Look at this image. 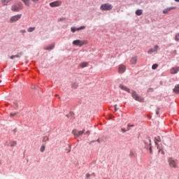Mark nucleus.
Instances as JSON below:
<instances>
[{
  "label": "nucleus",
  "instance_id": "nucleus-1",
  "mask_svg": "<svg viewBox=\"0 0 179 179\" xmlns=\"http://www.w3.org/2000/svg\"><path fill=\"white\" fill-rule=\"evenodd\" d=\"M22 9H23V4L20 2H17L11 6V10L13 12H19V10H22Z\"/></svg>",
  "mask_w": 179,
  "mask_h": 179
},
{
  "label": "nucleus",
  "instance_id": "nucleus-2",
  "mask_svg": "<svg viewBox=\"0 0 179 179\" xmlns=\"http://www.w3.org/2000/svg\"><path fill=\"white\" fill-rule=\"evenodd\" d=\"M89 42L87 40L80 41V40H75L73 41V45H79V47H83V45H86Z\"/></svg>",
  "mask_w": 179,
  "mask_h": 179
},
{
  "label": "nucleus",
  "instance_id": "nucleus-3",
  "mask_svg": "<svg viewBox=\"0 0 179 179\" xmlns=\"http://www.w3.org/2000/svg\"><path fill=\"white\" fill-rule=\"evenodd\" d=\"M131 96L132 97H134V99L136 101H139L140 103H143L144 99L142 98V96H138L135 91H132Z\"/></svg>",
  "mask_w": 179,
  "mask_h": 179
},
{
  "label": "nucleus",
  "instance_id": "nucleus-4",
  "mask_svg": "<svg viewBox=\"0 0 179 179\" xmlns=\"http://www.w3.org/2000/svg\"><path fill=\"white\" fill-rule=\"evenodd\" d=\"M86 130L84 129L83 131H78L77 129H74L72 131V134L74 135L75 138H79V136H82Z\"/></svg>",
  "mask_w": 179,
  "mask_h": 179
},
{
  "label": "nucleus",
  "instance_id": "nucleus-5",
  "mask_svg": "<svg viewBox=\"0 0 179 179\" xmlns=\"http://www.w3.org/2000/svg\"><path fill=\"white\" fill-rule=\"evenodd\" d=\"M101 10H111L113 9V5L110 3L102 4L100 7Z\"/></svg>",
  "mask_w": 179,
  "mask_h": 179
},
{
  "label": "nucleus",
  "instance_id": "nucleus-6",
  "mask_svg": "<svg viewBox=\"0 0 179 179\" xmlns=\"http://www.w3.org/2000/svg\"><path fill=\"white\" fill-rule=\"evenodd\" d=\"M21 18H22V14L14 15L10 17V23H15V22H17V20H20Z\"/></svg>",
  "mask_w": 179,
  "mask_h": 179
},
{
  "label": "nucleus",
  "instance_id": "nucleus-7",
  "mask_svg": "<svg viewBox=\"0 0 179 179\" xmlns=\"http://www.w3.org/2000/svg\"><path fill=\"white\" fill-rule=\"evenodd\" d=\"M61 5H62L61 1H56L50 3V6H51V8H55V6H61Z\"/></svg>",
  "mask_w": 179,
  "mask_h": 179
},
{
  "label": "nucleus",
  "instance_id": "nucleus-8",
  "mask_svg": "<svg viewBox=\"0 0 179 179\" xmlns=\"http://www.w3.org/2000/svg\"><path fill=\"white\" fill-rule=\"evenodd\" d=\"M170 167H173V169H177V162L173 159L169 160Z\"/></svg>",
  "mask_w": 179,
  "mask_h": 179
},
{
  "label": "nucleus",
  "instance_id": "nucleus-9",
  "mask_svg": "<svg viewBox=\"0 0 179 179\" xmlns=\"http://www.w3.org/2000/svg\"><path fill=\"white\" fill-rule=\"evenodd\" d=\"M85 29H86L85 26H82L78 28L71 27V31L72 33H75V31H79V30H85Z\"/></svg>",
  "mask_w": 179,
  "mask_h": 179
},
{
  "label": "nucleus",
  "instance_id": "nucleus-10",
  "mask_svg": "<svg viewBox=\"0 0 179 179\" xmlns=\"http://www.w3.org/2000/svg\"><path fill=\"white\" fill-rule=\"evenodd\" d=\"M179 71V67L176 66V67H173L171 69V73L172 75H176V73H178Z\"/></svg>",
  "mask_w": 179,
  "mask_h": 179
},
{
  "label": "nucleus",
  "instance_id": "nucleus-11",
  "mask_svg": "<svg viewBox=\"0 0 179 179\" xmlns=\"http://www.w3.org/2000/svg\"><path fill=\"white\" fill-rule=\"evenodd\" d=\"M127 69V67L122 64L120 65L118 72L119 73H124Z\"/></svg>",
  "mask_w": 179,
  "mask_h": 179
},
{
  "label": "nucleus",
  "instance_id": "nucleus-12",
  "mask_svg": "<svg viewBox=\"0 0 179 179\" xmlns=\"http://www.w3.org/2000/svg\"><path fill=\"white\" fill-rule=\"evenodd\" d=\"M119 87L120 89H122V90H124V92H127V93H131V90H129V88H128V87H125V86H124L122 85H120L119 86Z\"/></svg>",
  "mask_w": 179,
  "mask_h": 179
},
{
  "label": "nucleus",
  "instance_id": "nucleus-13",
  "mask_svg": "<svg viewBox=\"0 0 179 179\" xmlns=\"http://www.w3.org/2000/svg\"><path fill=\"white\" fill-rule=\"evenodd\" d=\"M172 9H176V7H170L169 8L165 9L163 10V13L164 14L169 13L170 10H172Z\"/></svg>",
  "mask_w": 179,
  "mask_h": 179
},
{
  "label": "nucleus",
  "instance_id": "nucleus-14",
  "mask_svg": "<svg viewBox=\"0 0 179 179\" xmlns=\"http://www.w3.org/2000/svg\"><path fill=\"white\" fill-rule=\"evenodd\" d=\"M55 45L54 44H51L49 46H46L44 48V50H52Z\"/></svg>",
  "mask_w": 179,
  "mask_h": 179
},
{
  "label": "nucleus",
  "instance_id": "nucleus-15",
  "mask_svg": "<svg viewBox=\"0 0 179 179\" xmlns=\"http://www.w3.org/2000/svg\"><path fill=\"white\" fill-rule=\"evenodd\" d=\"M16 145H17V141H11L10 143V146H11V148H13V146H16Z\"/></svg>",
  "mask_w": 179,
  "mask_h": 179
},
{
  "label": "nucleus",
  "instance_id": "nucleus-16",
  "mask_svg": "<svg viewBox=\"0 0 179 179\" xmlns=\"http://www.w3.org/2000/svg\"><path fill=\"white\" fill-rule=\"evenodd\" d=\"M143 13V11L142 10H137L136 11V15H137V16H141V15H142Z\"/></svg>",
  "mask_w": 179,
  "mask_h": 179
},
{
  "label": "nucleus",
  "instance_id": "nucleus-17",
  "mask_svg": "<svg viewBox=\"0 0 179 179\" xmlns=\"http://www.w3.org/2000/svg\"><path fill=\"white\" fill-rule=\"evenodd\" d=\"M131 64H132L133 65H135V64H136V57H133L131 59Z\"/></svg>",
  "mask_w": 179,
  "mask_h": 179
},
{
  "label": "nucleus",
  "instance_id": "nucleus-18",
  "mask_svg": "<svg viewBox=\"0 0 179 179\" xmlns=\"http://www.w3.org/2000/svg\"><path fill=\"white\" fill-rule=\"evenodd\" d=\"M1 3H2V5L3 6L8 5V3H9V1L8 0H1Z\"/></svg>",
  "mask_w": 179,
  "mask_h": 179
},
{
  "label": "nucleus",
  "instance_id": "nucleus-19",
  "mask_svg": "<svg viewBox=\"0 0 179 179\" xmlns=\"http://www.w3.org/2000/svg\"><path fill=\"white\" fill-rule=\"evenodd\" d=\"M173 92L175 93H179V85H176L175 88L173 89Z\"/></svg>",
  "mask_w": 179,
  "mask_h": 179
},
{
  "label": "nucleus",
  "instance_id": "nucleus-20",
  "mask_svg": "<svg viewBox=\"0 0 179 179\" xmlns=\"http://www.w3.org/2000/svg\"><path fill=\"white\" fill-rule=\"evenodd\" d=\"M36 30V27H29L27 29V31H29V33H31L32 31H34Z\"/></svg>",
  "mask_w": 179,
  "mask_h": 179
},
{
  "label": "nucleus",
  "instance_id": "nucleus-21",
  "mask_svg": "<svg viewBox=\"0 0 179 179\" xmlns=\"http://www.w3.org/2000/svg\"><path fill=\"white\" fill-rule=\"evenodd\" d=\"M72 87H73L74 89H78V87L79 86L78 85V83H73L71 85Z\"/></svg>",
  "mask_w": 179,
  "mask_h": 179
},
{
  "label": "nucleus",
  "instance_id": "nucleus-22",
  "mask_svg": "<svg viewBox=\"0 0 179 179\" xmlns=\"http://www.w3.org/2000/svg\"><path fill=\"white\" fill-rule=\"evenodd\" d=\"M80 66H81V68H85V66H87V64L86 62H83L80 64Z\"/></svg>",
  "mask_w": 179,
  "mask_h": 179
},
{
  "label": "nucleus",
  "instance_id": "nucleus-23",
  "mask_svg": "<svg viewBox=\"0 0 179 179\" xmlns=\"http://www.w3.org/2000/svg\"><path fill=\"white\" fill-rule=\"evenodd\" d=\"M157 142H160V137H157V138H155V145H157V146L158 145Z\"/></svg>",
  "mask_w": 179,
  "mask_h": 179
},
{
  "label": "nucleus",
  "instance_id": "nucleus-24",
  "mask_svg": "<svg viewBox=\"0 0 179 179\" xmlns=\"http://www.w3.org/2000/svg\"><path fill=\"white\" fill-rule=\"evenodd\" d=\"M23 55V52H20L17 55H14L15 58H20Z\"/></svg>",
  "mask_w": 179,
  "mask_h": 179
},
{
  "label": "nucleus",
  "instance_id": "nucleus-25",
  "mask_svg": "<svg viewBox=\"0 0 179 179\" xmlns=\"http://www.w3.org/2000/svg\"><path fill=\"white\" fill-rule=\"evenodd\" d=\"M129 156H130V157H135V152L131 151Z\"/></svg>",
  "mask_w": 179,
  "mask_h": 179
},
{
  "label": "nucleus",
  "instance_id": "nucleus-26",
  "mask_svg": "<svg viewBox=\"0 0 179 179\" xmlns=\"http://www.w3.org/2000/svg\"><path fill=\"white\" fill-rule=\"evenodd\" d=\"M22 1H24V3L27 6H29L30 4L29 3V0H22Z\"/></svg>",
  "mask_w": 179,
  "mask_h": 179
},
{
  "label": "nucleus",
  "instance_id": "nucleus-27",
  "mask_svg": "<svg viewBox=\"0 0 179 179\" xmlns=\"http://www.w3.org/2000/svg\"><path fill=\"white\" fill-rule=\"evenodd\" d=\"M175 40L176 41H179V33L176 34Z\"/></svg>",
  "mask_w": 179,
  "mask_h": 179
},
{
  "label": "nucleus",
  "instance_id": "nucleus-28",
  "mask_svg": "<svg viewBox=\"0 0 179 179\" xmlns=\"http://www.w3.org/2000/svg\"><path fill=\"white\" fill-rule=\"evenodd\" d=\"M152 52H155V51L154 50V49H150L148 51V54H152Z\"/></svg>",
  "mask_w": 179,
  "mask_h": 179
},
{
  "label": "nucleus",
  "instance_id": "nucleus-29",
  "mask_svg": "<svg viewBox=\"0 0 179 179\" xmlns=\"http://www.w3.org/2000/svg\"><path fill=\"white\" fill-rule=\"evenodd\" d=\"M158 66H159V65H157V64H153V65H152V69H157V67H158Z\"/></svg>",
  "mask_w": 179,
  "mask_h": 179
},
{
  "label": "nucleus",
  "instance_id": "nucleus-30",
  "mask_svg": "<svg viewBox=\"0 0 179 179\" xmlns=\"http://www.w3.org/2000/svg\"><path fill=\"white\" fill-rule=\"evenodd\" d=\"M44 150H45V145H42L41 148V152H44Z\"/></svg>",
  "mask_w": 179,
  "mask_h": 179
},
{
  "label": "nucleus",
  "instance_id": "nucleus-31",
  "mask_svg": "<svg viewBox=\"0 0 179 179\" xmlns=\"http://www.w3.org/2000/svg\"><path fill=\"white\" fill-rule=\"evenodd\" d=\"M154 48H155L154 50L155 51V52H157V48H159V45H155Z\"/></svg>",
  "mask_w": 179,
  "mask_h": 179
},
{
  "label": "nucleus",
  "instance_id": "nucleus-32",
  "mask_svg": "<svg viewBox=\"0 0 179 179\" xmlns=\"http://www.w3.org/2000/svg\"><path fill=\"white\" fill-rule=\"evenodd\" d=\"M134 127V124H131H131H128L127 125V131H129V129H130L129 127Z\"/></svg>",
  "mask_w": 179,
  "mask_h": 179
},
{
  "label": "nucleus",
  "instance_id": "nucleus-33",
  "mask_svg": "<svg viewBox=\"0 0 179 179\" xmlns=\"http://www.w3.org/2000/svg\"><path fill=\"white\" fill-rule=\"evenodd\" d=\"M121 131L123 134H125V132H127V130L125 129H121Z\"/></svg>",
  "mask_w": 179,
  "mask_h": 179
},
{
  "label": "nucleus",
  "instance_id": "nucleus-34",
  "mask_svg": "<svg viewBox=\"0 0 179 179\" xmlns=\"http://www.w3.org/2000/svg\"><path fill=\"white\" fill-rule=\"evenodd\" d=\"M85 176H86V178H89L90 177V173H87Z\"/></svg>",
  "mask_w": 179,
  "mask_h": 179
},
{
  "label": "nucleus",
  "instance_id": "nucleus-35",
  "mask_svg": "<svg viewBox=\"0 0 179 179\" xmlns=\"http://www.w3.org/2000/svg\"><path fill=\"white\" fill-rule=\"evenodd\" d=\"M20 33H26L25 29H22L20 31Z\"/></svg>",
  "mask_w": 179,
  "mask_h": 179
},
{
  "label": "nucleus",
  "instance_id": "nucleus-36",
  "mask_svg": "<svg viewBox=\"0 0 179 179\" xmlns=\"http://www.w3.org/2000/svg\"><path fill=\"white\" fill-rule=\"evenodd\" d=\"M32 1V2H34L35 3H37V2H38V1H40V0H31Z\"/></svg>",
  "mask_w": 179,
  "mask_h": 179
},
{
  "label": "nucleus",
  "instance_id": "nucleus-37",
  "mask_svg": "<svg viewBox=\"0 0 179 179\" xmlns=\"http://www.w3.org/2000/svg\"><path fill=\"white\" fill-rule=\"evenodd\" d=\"M10 117H15V115H16V113H10Z\"/></svg>",
  "mask_w": 179,
  "mask_h": 179
},
{
  "label": "nucleus",
  "instance_id": "nucleus-38",
  "mask_svg": "<svg viewBox=\"0 0 179 179\" xmlns=\"http://www.w3.org/2000/svg\"><path fill=\"white\" fill-rule=\"evenodd\" d=\"M43 141H48V137H47V136L44 137V138H43Z\"/></svg>",
  "mask_w": 179,
  "mask_h": 179
},
{
  "label": "nucleus",
  "instance_id": "nucleus-39",
  "mask_svg": "<svg viewBox=\"0 0 179 179\" xmlns=\"http://www.w3.org/2000/svg\"><path fill=\"white\" fill-rule=\"evenodd\" d=\"M10 59H13L14 58H15V55H12L10 57Z\"/></svg>",
  "mask_w": 179,
  "mask_h": 179
},
{
  "label": "nucleus",
  "instance_id": "nucleus-40",
  "mask_svg": "<svg viewBox=\"0 0 179 179\" xmlns=\"http://www.w3.org/2000/svg\"><path fill=\"white\" fill-rule=\"evenodd\" d=\"M115 111H117V104L116 105H115Z\"/></svg>",
  "mask_w": 179,
  "mask_h": 179
},
{
  "label": "nucleus",
  "instance_id": "nucleus-41",
  "mask_svg": "<svg viewBox=\"0 0 179 179\" xmlns=\"http://www.w3.org/2000/svg\"><path fill=\"white\" fill-rule=\"evenodd\" d=\"M156 115H159V110H156Z\"/></svg>",
  "mask_w": 179,
  "mask_h": 179
},
{
  "label": "nucleus",
  "instance_id": "nucleus-42",
  "mask_svg": "<svg viewBox=\"0 0 179 179\" xmlns=\"http://www.w3.org/2000/svg\"><path fill=\"white\" fill-rule=\"evenodd\" d=\"M148 141L150 142V145H152V143H151L152 141L150 138H148Z\"/></svg>",
  "mask_w": 179,
  "mask_h": 179
},
{
  "label": "nucleus",
  "instance_id": "nucleus-43",
  "mask_svg": "<svg viewBox=\"0 0 179 179\" xmlns=\"http://www.w3.org/2000/svg\"><path fill=\"white\" fill-rule=\"evenodd\" d=\"M150 153H152V147L150 148Z\"/></svg>",
  "mask_w": 179,
  "mask_h": 179
},
{
  "label": "nucleus",
  "instance_id": "nucleus-44",
  "mask_svg": "<svg viewBox=\"0 0 179 179\" xmlns=\"http://www.w3.org/2000/svg\"><path fill=\"white\" fill-rule=\"evenodd\" d=\"M176 2H179V0H175Z\"/></svg>",
  "mask_w": 179,
  "mask_h": 179
},
{
  "label": "nucleus",
  "instance_id": "nucleus-45",
  "mask_svg": "<svg viewBox=\"0 0 179 179\" xmlns=\"http://www.w3.org/2000/svg\"><path fill=\"white\" fill-rule=\"evenodd\" d=\"M87 134H90V131H87Z\"/></svg>",
  "mask_w": 179,
  "mask_h": 179
},
{
  "label": "nucleus",
  "instance_id": "nucleus-46",
  "mask_svg": "<svg viewBox=\"0 0 179 179\" xmlns=\"http://www.w3.org/2000/svg\"><path fill=\"white\" fill-rule=\"evenodd\" d=\"M157 149H159V145H157Z\"/></svg>",
  "mask_w": 179,
  "mask_h": 179
},
{
  "label": "nucleus",
  "instance_id": "nucleus-47",
  "mask_svg": "<svg viewBox=\"0 0 179 179\" xmlns=\"http://www.w3.org/2000/svg\"><path fill=\"white\" fill-rule=\"evenodd\" d=\"M159 152H160V149L159 150Z\"/></svg>",
  "mask_w": 179,
  "mask_h": 179
}]
</instances>
